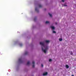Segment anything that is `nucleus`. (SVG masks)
Here are the masks:
<instances>
[{
  "label": "nucleus",
  "instance_id": "7",
  "mask_svg": "<svg viewBox=\"0 0 76 76\" xmlns=\"http://www.w3.org/2000/svg\"><path fill=\"white\" fill-rule=\"evenodd\" d=\"M66 69H68V68H69V66L68 65H66Z\"/></svg>",
  "mask_w": 76,
  "mask_h": 76
},
{
  "label": "nucleus",
  "instance_id": "19",
  "mask_svg": "<svg viewBox=\"0 0 76 76\" xmlns=\"http://www.w3.org/2000/svg\"><path fill=\"white\" fill-rule=\"evenodd\" d=\"M20 46H22V44H20Z\"/></svg>",
  "mask_w": 76,
  "mask_h": 76
},
{
  "label": "nucleus",
  "instance_id": "2",
  "mask_svg": "<svg viewBox=\"0 0 76 76\" xmlns=\"http://www.w3.org/2000/svg\"><path fill=\"white\" fill-rule=\"evenodd\" d=\"M32 64H33L32 65V67H35V65L34 64H35V61H33Z\"/></svg>",
  "mask_w": 76,
  "mask_h": 76
},
{
  "label": "nucleus",
  "instance_id": "11",
  "mask_svg": "<svg viewBox=\"0 0 76 76\" xmlns=\"http://www.w3.org/2000/svg\"><path fill=\"white\" fill-rule=\"evenodd\" d=\"M52 29H55V28L53 26H52L51 27Z\"/></svg>",
  "mask_w": 76,
  "mask_h": 76
},
{
  "label": "nucleus",
  "instance_id": "5",
  "mask_svg": "<svg viewBox=\"0 0 76 76\" xmlns=\"http://www.w3.org/2000/svg\"><path fill=\"white\" fill-rule=\"evenodd\" d=\"M45 42H46V43H49V42H50V41L48 40H45Z\"/></svg>",
  "mask_w": 76,
  "mask_h": 76
},
{
  "label": "nucleus",
  "instance_id": "21",
  "mask_svg": "<svg viewBox=\"0 0 76 76\" xmlns=\"http://www.w3.org/2000/svg\"><path fill=\"white\" fill-rule=\"evenodd\" d=\"M41 65H42V67H43V64H42Z\"/></svg>",
  "mask_w": 76,
  "mask_h": 76
},
{
  "label": "nucleus",
  "instance_id": "6",
  "mask_svg": "<svg viewBox=\"0 0 76 76\" xmlns=\"http://www.w3.org/2000/svg\"><path fill=\"white\" fill-rule=\"evenodd\" d=\"M18 60L20 62H22V58H19Z\"/></svg>",
  "mask_w": 76,
  "mask_h": 76
},
{
  "label": "nucleus",
  "instance_id": "9",
  "mask_svg": "<svg viewBox=\"0 0 76 76\" xmlns=\"http://www.w3.org/2000/svg\"><path fill=\"white\" fill-rule=\"evenodd\" d=\"M39 7L40 8H41V7H42V5H41V4H39Z\"/></svg>",
  "mask_w": 76,
  "mask_h": 76
},
{
  "label": "nucleus",
  "instance_id": "8",
  "mask_svg": "<svg viewBox=\"0 0 76 76\" xmlns=\"http://www.w3.org/2000/svg\"><path fill=\"white\" fill-rule=\"evenodd\" d=\"M28 54V52L27 51H26L25 53V55H27Z\"/></svg>",
  "mask_w": 76,
  "mask_h": 76
},
{
  "label": "nucleus",
  "instance_id": "18",
  "mask_svg": "<svg viewBox=\"0 0 76 76\" xmlns=\"http://www.w3.org/2000/svg\"><path fill=\"white\" fill-rule=\"evenodd\" d=\"M49 61L51 62V61H52V60L51 59H50Z\"/></svg>",
  "mask_w": 76,
  "mask_h": 76
},
{
  "label": "nucleus",
  "instance_id": "3",
  "mask_svg": "<svg viewBox=\"0 0 76 76\" xmlns=\"http://www.w3.org/2000/svg\"><path fill=\"white\" fill-rule=\"evenodd\" d=\"M48 73L47 72H46L43 74V76H45V75H47Z\"/></svg>",
  "mask_w": 76,
  "mask_h": 76
},
{
  "label": "nucleus",
  "instance_id": "20",
  "mask_svg": "<svg viewBox=\"0 0 76 76\" xmlns=\"http://www.w3.org/2000/svg\"><path fill=\"white\" fill-rule=\"evenodd\" d=\"M62 2H64V0H62Z\"/></svg>",
  "mask_w": 76,
  "mask_h": 76
},
{
  "label": "nucleus",
  "instance_id": "23",
  "mask_svg": "<svg viewBox=\"0 0 76 76\" xmlns=\"http://www.w3.org/2000/svg\"><path fill=\"white\" fill-rule=\"evenodd\" d=\"M64 6H67V5H64Z\"/></svg>",
  "mask_w": 76,
  "mask_h": 76
},
{
  "label": "nucleus",
  "instance_id": "4",
  "mask_svg": "<svg viewBox=\"0 0 76 76\" xmlns=\"http://www.w3.org/2000/svg\"><path fill=\"white\" fill-rule=\"evenodd\" d=\"M35 11L36 12H39V11L37 9V8H36L35 9Z\"/></svg>",
  "mask_w": 76,
  "mask_h": 76
},
{
  "label": "nucleus",
  "instance_id": "15",
  "mask_svg": "<svg viewBox=\"0 0 76 76\" xmlns=\"http://www.w3.org/2000/svg\"><path fill=\"white\" fill-rule=\"evenodd\" d=\"M70 54L71 55H73V52H72V51L71 52Z\"/></svg>",
  "mask_w": 76,
  "mask_h": 76
},
{
  "label": "nucleus",
  "instance_id": "24",
  "mask_svg": "<svg viewBox=\"0 0 76 76\" xmlns=\"http://www.w3.org/2000/svg\"><path fill=\"white\" fill-rule=\"evenodd\" d=\"M56 25H57V23H56Z\"/></svg>",
  "mask_w": 76,
  "mask_h": 76
},
{
  "label": "nucleus",
  "instance_id": "13",
  "mask_svg": "<svg viewBox=\"0 0 76 76\" xmlns=\"http://www.w3.org/2000/svg\"><path fill=\"white\" fill-rule=\"evenodd\" d=\"M48 14L50 16V17H52V15L50 14V13H48Z\"/></svg>",
  "mask_w": 76,
  "mask_h": 76
},
{
  "label": "nucleus",
  "instance_id": "10",
  "mask_svg": "<svg viewBox=\"0 0 76 76\" xmlns=\"http://www.w3.org/2000/svg\"><path fill=\"white\" fill-rule=\"evenodd\" d=\"M27 65H29L30 64V62L29 61H28L27 63Z\"/></svg>",
  "mask_w": 76,
  "mask_h": 76
},
{
  "label": "nucleus",
  "instance_id": "1",
  "mask_svg": "<svg viewBox=\"0 0 76 76\" xmlns=\"http://www.w3.org/2000/svg\"><path fill=\"white\" fill-rule=\"evenodd\" d=\"M40 45H42V51L44 52L45 53H47V50L48 49V47L47 46H45L44 45V42H40Z\"/></svg>",
  "mask_w": 76,
  "mask_h": 76
},
{
  "label": "nucleus",
  "instance_id": "22",
  "mask_svg": "<svg viewBox=\"0 0 76 76\" xmlns=\"http://www.w3.org/2000/svg\"><path fill=\"white\" fill-rule=\"evenodd\" d=\"M72 76H74V75H72Z\"/></svg>",
  "mask_w": 76,
  "mask_h": 76
},
{
  "label": "nucleus",
  "instance_id": "16",
  "mask_svg": "<svg viewBox=\"0 0 76 76\" xmlns=\"http://www.w3.org/2000/svg\"><path fill=\"white\" fill-rule=\"evenodd\" d=\"M36 20H37V18H35L34 19V21H35Z\"/></svg>",
  "mask_w": 76,
  "mask_h": 76
},
{
  "label": "nucleus",
  "instance_id": "14",
  "mask_svg": "<svg viewBox=\"0 0 76 76\" xmlns=\"http://www.w3.org/2000/svg\"><path fill=\"white\" fill-rule=\"evenodd\" d=\"M59 39L60 41H62V40H63V39L61 38H60V39Z\"/></svg>",
  "mask_w": 76,
  "mask_h": 76
},
{
  "label": "nucleus",
  "instance_id": "12",
  "mask_svg": "<svg viewBox=\"0 0 76 76\" xmlns=\"http://www.w3.org/2000/svg\"><path fill=\"white\" fill-rule=\"evenodd\" d=\"M45 23H48L49 24H50V22L49 21H46L45 22Z\"/></svg>",
  "mask_w": 76,
  "mask_h": 76
},
{
  "label": "nucleus",
  "instance_id": "17",
  "mask_svg": "<svg viewBox=\"0 0 76 76\" xmlns=\"http://www.w3.org/2000/svg\"><path fill=\"white\" fill-rule=\"evenodd\" d=\"M53 33H56V32L55 31H53Z\"/></svg>",
  "mask_w": 76,
  "mask_h": 76
}]
</instances>
